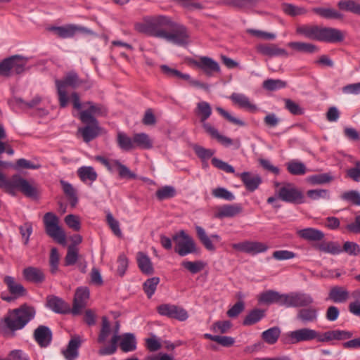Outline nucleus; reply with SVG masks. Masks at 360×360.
<instances>
[{
	"mask_svg": "<svg viewBox=\"0 0 360 360\" xmlns=\"http://www.w3.org/2000/svg\"><path fill=\"white\" fill-rule=\"evenodd\" d=\"M14 168V165L10 162L0 160V188L6 193L15 195L17 191H20L27 197H36L37 191L25 179L18 174H14L8 178L4 173V169Z\"/></svg>",
	"mask_w": 360,
	"mask_h": 360,
	"instance_id": "f257e3e1",
	"label": "nucleus"
},
{
	"mask_svg": "<svg viewBox=\"0 0 360 360\" xmlns=\"http://www.w3.org/2000/svg\"><path fill=\"white\" fill-rule=\"evenodd\" d=\"M35 314L34 308L27 304L9 310L2 320L6 329L5 334L13 336L15 331L24 328L34 318Z\"/></svg>",
	"mask_w": 360,
	"mask_h": 360,
	"instance_id": "f03ea898",
	"label": "nucleus"
},
{
	"mask_svg": "<svg viewBox=\"0 0 360 360\" xmlns=\"http://www.w3.org/2000/svg\"><path fill=\"white\" fill-rule=\"evenodd\" d=\"M296 33L311 40L329 43L340 42L344 39V34L338 29L321 27L309 24L297 25Z\"/></svg>",
	"mask_w": 360,
	"mask_h": 360,
	"instance_id": "7ed1b4c3",
	"label": "nucleus"
},
{
	"mask_svg": "<svg viewBox=\"0 0 360 360\" xmlns=\"http://www.w3.org/2000/svg\"><path fill=\"white\" fill-rule=\"evenodd\" d=\"M171 19L165 15L148 16L143 22L136 25V29L142 33L162 39L172 24Z\"/></svg>",
	"mask_w": 360,
	"mask_h": 360,
	"instance_id": "20e7f679",
	"label": "nucleus"
},
{
	"mask_svg": "<svg viewBox=\"0 0 360 360\" xmlns=\"http://www.w3.org/2000/svg\"><path fill=\"white\" fill-rule=\"evenodd\" d=\"M195 112L199 117L202 128L212 139H215L225 147H229L233 144V141L231 139L220 134L218 130L210 123L206 122V120L212 115V108L209 103L206 101H200L198 103Z\"/></svg>",
	"mask_w": 360,
	"mask_h": 360,
	"instance_id": "39448f33",
	"label": "nucleus"
},
{
	"mask_svg": "<svg viewBox=\"0 0 360 360\" xmlns=\"http://www.w3.org/2000/svg\"><path fill=\"white\" fill-rule=\"evenodd\" d=\"M118 328L115 330L111 338L109 345L102 347L98 350V354L101 356L112 355L117 351V342L120 340V348L124 352H132L136 349V339L132 333H125L122 336L118 335Z\"/></svg>",
	"mask_w": 360,
	"mask_h": 360,
	"instance_id": "423d86ee",
	"label": "nucleus"
},
{
	"mask_svg": "<svg viewBox=\"0 0 360 360\" xmlns=\"http://www.w3.org/2000/svg\"><path fill=\"white\" fill-rule=\"evenodd\" d=\"M79 84L78 75L74 72L68 73L63 80H56L59 104L61 108L66 107L70 100L66 88L68 86L76 88Z\"/></svg>",
	"mask_w": 360,
	"mask_h": 360,
	"instance_id": "0eeeda50",
	"label": "nucleus"
},
{
	"mask_svg": "<svg viewBox=\"0 0 360 360\" xmlns=\"http://www.w3.org/2000/svg\"><path fill=\"white\" fill-rule=\"evenodd\" d=\"M58 218L52 212H47L44 217V223L46 233L58 243L64 245L66 236L64 231L58 226Z\"/></svg>",
	"mask_w": 360,
	"mask_h": 360,
	"instance_id": "6e6552de",
	"label": "nucleus"
},
{
	"mask_svg": "<svg viewBox=\"0 0 360 360\" xmlns=\"http://www.w3.org/2000/svg\"><path fill=\"white\" fill-rule=\"evenodd\" d=\"M27 60L20 56H13L0 63V75L9 76L20 74L25 70Z\"/></svg>",
	"mask_w": 360,
	"mask_h": 360,
	"instance_id": "1a4fd4ad",
	"label": "nucleus"
},
{
	"mask_svg": "<svg viewBox=\"0 0 360 360\" xmlns=\"http://www.w3.org/2000/svg\"><path fill=\"white\" fill-rule=\"evenodd\" d=\"M277 198L283 202L292 204H301L303 202V194L295 185L290 183H283L276 191Z\"/></svg>",
	"mask_w": 360,
	"mask_h": 360,
	"instance_id": "9d476101",
	"label": "nucleus"
},
{
	"mask_svg": "<svg viewBox=\"0 0 360 360\" xmlns=\"http://www.w3.org/2000/svg\"><path fill=\"white\" fill-rule=\"evenodd\" d=\"M315 335V330L310 328H301L284 333L282 336V341L285 345H297L314 340Z\"/></svg>",
	"mask_w": 360,
	"mask_h": 360,
	"instance_id": "9b49d317",
	"label": "nucleus"
},
{
	"mask_svg": "<svg viewBox=\"0 0 360 360\" xmlns=\"http://www.w3.org/2000/svg\"><path fill=\"white\" fill-rule=\"evenodd\" d=\"M189 34L186 28L180 24L172 22L163 39L178 46H184L188 43Z\"/></svg>",
	"mask_w": 360,
	"mask_h": 360,
	"instance_id": "f8f14e48",
	"label": "nucleus"
},
{
	"mask_svg": "<svg viewBox=\"0 0 360 360\" xmlns=\"http://www.w3.org/2000/svg\"><path fill=\"white\" fill-rule=\"evenodd\" d=\"M173 240L176 244L175 252L181 257L195 253L197 251L193 239L184 231H181L178 234L174 235Z\"/></svg>",
	"mask_w": 360,
	"mask_h": 360,
	"instance_id": "ddd939ff",
	"label": "nucleus"
},
{
	"mask_svg": "<svg viewBox=\"0 0 360 360\" xmlns=\"http://www.w3.org/2000/svg\"><path fill=\"white\" fill-rule=\"evenodd\" d=\"M283 306L285 307H304L311 305L314 300L309 294L292 292L283 294Z\"/></svg>",
	"mask_w": 360,
	"mask_h": 360,
	"instance_id": "4468645a",
	"label": "nucleus"
},
{
	"mask_svg": "<svg viewBox=\"0 0 360 360\" xmlns=\"http://www.w3.org/2000/svg\"><path fill=\"white\" fill-rule=\"evenodd\" d=\"M158 312L170 319L184 321L188 318V312L181 307L171 304H162L157 307Z\"/></svg>",
	"mask_w": 360,
	"mask_h": 360,
	"instance_id": "2eb2a0df",
	"label": "nucleus"
},
{
	"mask_svg": "<svg viewBox=\"0 0 360 360\" xmlns=\"http://www.w3.org/2000/svg\"><path fill=\"white\" fill-rule=\"evenodd\" d=\"M83 107L86 108V110L79 112V119L83 123H96L97 120L94 115H103L104 109L101 105L94 104L91 102L83 103Z\"/></svg>",
	"mask_w": 360,
	"mask_h": 360,
	"instance_id": "dca6fc26",
	"label": "nucleus"
},
{
	"mask_svg": "<svg viewBox=\"0 0 360 360\" xmlns=\"http://www.w3.org/2000/svg\"><path fill=\"white\" fill-rule=\"evenodd\" d=\"M231 246L234 250L237 251L250 255H256L258 253L264 252L268 249V247L264 243L248 240L233 243Z\"/></svg>",
	"mask_w": 360,
	"mask_h": 360,
	"instance_id": "f3484780",
	"label": "nucleus"
},
{
	"mask_svg": "<svg viewBox=\"0 0 360 360\" xmlns=\"http://www.w3.org/2000/svg\"><path fill=\"white\" fill-rule=\"evenodd\" d=\"M315 333L314 340L321 342H329L333 340H347L352 336L351 332L340 330L326 331L323 333H321L315 330Z\"/></svg>",
	"mask_w": 360,
	"mask_h": 360,
	"instance_id": "a211bd4d",
	"label": "nucleus"
},
{
	"mask_svg": "<svg viewBox=\"0 0 360 360\" xmlns=\"http://www.w3.org/2000/svg\"><path fill=\"white\" fill-rule=\"evenodd\" d=\"M318 317V309L310 305L298 309L295 316L296 320L304 325L316 323Z\"/></svg>",
	"mask_w": 360,
	"mask_h": 360,
	"instance_id": "6ab92c4d",
	"label": "nucleus"
},
{
	"mask_svg": "<svg viewBox=\"0 0 360 360\" xmlns=\"http://www.w3.org/2000/svg\"><path fill=\"white\" fill-rule=\"evenodd\" d=\"M194 64L208 77L213 76L215 72H218L220 70L218 63L211 58L206 56L200 57L198 60L194 61Z\"/></svg>",
	"mask_w": 360,
	"mask_h": 360,
	"instance_id": "aec40b11",
	"label": "nucleus"
},
{
	"mask_svg": "<svg viewBox=\"0 0 360 360\" xmlns=\"http://www.w3.org/2000/svg\"><path fill=\"white\" fill-rule=\"evenodd\" d=\"M195 231L199 240L205 248L209 251H215L216 247L213 244L212 240H214L217 242H219L221 240V237L217 234H212L210 236H208L205 230L200 226H195Z\"/></svg>",
	"mask_w": 360,
	"mask_h": 360,
	"instance_id": "412c9836",
	"label": "nucleus"
},
{
	"mask_svg": "<svg viewBox=\"0 0 360 360\" xmlns=\"http://www.w3.org/2000/svg\"><path fill=\"white\" fill-rule=\"evenodd\" d=\"M243 211V207L240 204H226L217 207L214 216L218 219L225 217H233Z\"/></svg>",
	"mask_w": 360,
	"mask_h": 360,
	"instance_id": "4be33fe9",
	"label": "nucleus"
},
{
	"mask_svg": "<svg viewBox=\"0 0 360 360\" xmlns=\"http://www.w3.org/2000/svg\"><path fill=\"white\" fill-rule=\"evenodd\" d=\"M236 176L240 179L246 189L251 192L257 189L262 182V178L259 174H252L248 172L237 174Z\"/></svg>",
	"mask_w": 360,
	"mask_h": 360,
	"instance_id": "5701e85b",
	"label": "nucleus"
},
{
	"mask_svg": "<svg viewBox=\"0 0 360 360\" xmlns=\"http://www.w3.org/2000/svg\"><path fill=\"white\" fill-rule=\"evenodd\" d=\"M89 296V291L86 288H77L74 298L73 307L72 313L75 315L80 313L81 310L85 307L86 302Z\"/></svg>",
	"mask_w": 360,
	"mask_h": 360,
	"instance_id": "b1692460",
	"label": "nucleus"
},
{
	"mask_svg": "<svg viewBox=\"0 0 360 360\" xmlns=\"http://www.w3.org/2000/svg\"><path fill=\"white\" fill-rule=\"evenodd\" d=\"M82 342L80 337L78 335H74L71 338L66 349L63 352L66 360H75L78 357V349L82 345Z\"/></svg>",
	"mask_w": 360,
	"mask_h": 360,
	"instance_id": "393cba45",
	"label": "nucleus"
},
{
	"mask_svg": "<svg viewBox=\"0 0 360 360\" xmlns=\"http://www.w3.org/2000/svg\"><path fill=\"white\" fill-rule=\"evenodd\" d=\"M34 338L41 347H46L51 342L52 333L48 327L39 326L34 332Z\"/></svg>",
	"mask_w": 360,
	"mask_h": 360,
	"instance_id": "a878e982",
	"label": "nucleus"
},
{
	"mask_svg": "<svg viewBox=\"0 0 360 360\" xmlns=\"http://www.w3.org/2000/svg\"><path fill=\"white\" fill-rule=\"evenodd\" d=\"M257 49L262 55L269 57L281 56L286 58L288 56V52L284 49L279 48L276 44H259Z\"/></svg>",
	"mask_w": 360,
	"mask_h": 360,
	"instance_id": "bb28decb",
	"label": "nucleus"
},
{
	"mask_svg": "<svg viewBox=\"0 0 360 360\" xmlns=\"http://www.w3.org/2000/svg\"><path fill=\"white\" fill-rule=\"evenodd\" d=\"M283 294H281L278 292L269 290L262 292L259 297L258 300L261 303L264 304H277L280 306H283Z\"/></svg>",
	"mask_w": 360,
	"mask_h": 360,
	"instance_id": "cd10ccee",
	"label": "nucleus"
},
{
	"mask_svg": "<svg viewBox=\"0 0 360 360\" xmlns=\"http://www.w3.org/2000/svg\"><path fill=\"white\" fill-rule=\"evenodd\" d=\"M229 98L234 104L238 105L241 108L250 112L257 110V106L252 103L249 98L243 94L233 93Z\"/></svg>",
	"mask_w": 360,
	"mask_h": 360,
	"instance_id": "c85d7f7f",
	"label": "nucleus"
},
{
	"mask_svg": "<svg viewBox=\"0 0 360 360\" xmlns=\"http://www.w3.org/2000/svg\"><path fill=\"white\" fill-rule=\"evenodd\" d=\"M47 306L52 311L58 314H66L70 311L69 305L56 296L47 297Z\"/></svg>",
	"mask_w": 360,
	"mask_h": 360,
	"instance_id": "c756f323",
	"label": "nucleus"
},
{
	"mask_svg": "<svg viewBox=\"0 0 360 360\" xmlns=\"http://www.w3.org/2000/svg\"><path fill=\"white\" fill-rule=\"evenodd\" d=\"M22 276L26 281L35 283L43 282L45 278L43 271L34 266L25 268L22 271Z\"/></svg>",
	"mask_w": 360,
	"mask_h": 360,
	"instance_id": "7c9ffc66",
	"label": "nucleus"
},
{
	"mask_svg": "<svg viewBox=\"0 0 360 360\" xmlns=\"http://www.w3.org/2000/svg\"><path fill=\"white\" fill-rule=\"evenodd\" d=\"M4 282L7 285V288L12 295L15 298L24 295L26 292L25 288L19 283H17L14 278L10 276H6L4 278Z\"/></svg>",
	"mask_w": 360,
	"mask_h": 360,
	"instance_id": "2f4dec72",
	"label": "nucleus"
},
{
	"mask_svg": "<svg viewBox=\"0 0 360 360\" xmlns=\"http://www.w3.org/2000/svg\"><path fill=\"white\" fill-rule=\"evenodd\" d=\"M297 234L301 238L309 241H320L324 238V233L314 228H306L298 230Z\"/></svg>",
	"mask_w": 360,
	"mask_h": 360,
	"instance_id": "473e14b6",
	"label": "nucleus"
},
{
	"mask_svg": "<svg viewBox=\"0 0 360 360\" xmlns=\"http://www.w3.org/2000/svg\"><path fill=\"white\" fill-rule=\"evenodd\" d=\"M86 124L87 126L79 128L78 132L82 134L84 141L88 143L98 136L99 128L98 122Z\"/></svg>",
	"mask_w": 360,
	"mask_h": 360,
	"instance_id": "72a5a7b5",
	"label": "nucleus"
},
{
	"mask_svg": "<svg viewBox=\"0 0 360 360\" xmlns=\"http://www.w3.org/2000/svg\"><path fill=\"white\" fill-rule=\"evenodd\" d=\"M58 37L63 39L70 38L76 34V25L69 24L64 26H53L49 28Z\"/></svg>",
	"mask_w": 360,
	"mask_h": 360,
	"instance_id": "f704fd0d",
	"label": "nucleus"
},
{
	"mask_svg": "<svg viewBox=\"0 0 360 360\" xmlns=\"http://www.w3.org/2000/svg\"><path fill=\"white\" fill-rule=\"evenodd\" d=\"M349 292L343 287L334 286L329 292V298L336 303H342L349 298Z\"/></svg>",
	"mask_w": 360,
	"mask_h": 360,
	"instance_id": "c9c22d12",
	"label": "nucleus"
},
{
	"mask_svg": "<svg viewBox=\"0 0 360 360\" xmlns=\"http://www.w3.org/2000/svg\"><path fill=\"white\" fill-rule=\"evenodd\" d=\"M137 264L140 270L145 274H152L154 269L150 259L143 252H139L136 256Z\"/></svg>",
	"mask_w": 360,
	"mask_h": 360,
	"instance_id": "e433bc0d",
	"label": "nucleus"
},
{
	"mask_svg": "<svg viewBox=\"0 0 360 360\" xmlns=\"http://www.w3.org/2000/svg\"><path fill=\"white\" fill-rule=\"evenodd\" d=\"M134 148L150 149L153 147V140L145 133H137L134 136Z\"/></svg>",
	"mask_w": 360,
	"mask_h": 360,
	"instance_id": "4c0bfd02",
	"label": "nucleus"
},
{
	"mask_svg": "<svg viewBox=\"0 0 360 360\" xmlns=\"http://www.w3.org/2000/svg\"><path fill=\"white\" fill-rule=\"evenodd\" d=\"M63 193L66 195L69 200L71 206L74 207L77 203V197L76 195V191L74 187L68 182L61 180L60 181Z\"/></svg>",
	"mask_w": 360,
	"mask_h": 360,
	"instance_id": "58836bf2",
	"label": "nucleus"
},
{
	"mask_svg": "<svg viewBox=\"0 0 360 360\" xmlns=\"http://www.w3.org/2000/svg\"><path fill=\"white\" fill-rule=\"evenodd\" d=\"M288 46L292 49L302 53H314L319 51L316 46L305 42L293 41L288 44Z\"/></svg>",
	"mask_w": 360,
	"mask_h": 360,
	"instance_id": "ea45409f",
	"label": "nucleus"
},
{
	"mask_svg": "<svg viewBox=\"0 0 360 360\" xmlns=\"http://www.w3.org/2000/svg\"><path fill=\"white\" fill-rule=\"evenodd\" d=\"M313 12L327 19H340L342 18V15L340 13L330 8H313Z\"/></svg>",
	"mask_w": 360,
	"mask_h": 360,
	"instance_id": "a19ab883",
	"label": "nucleus"
},
{
	"mask_svg": "<svg viewBox=\"0 0 360 360\" xmlns=\"http://www.w3.org/2000/svg\"><path fill=\"white\" fill-rule=\"evenodd\" d=\"M77 174L84 182L94 181L97 179V174L92 167H82L78 169Z\"/></svg>",
	"mask_w": 360,
	"mask_h": 360,
	"instance_id": "79ce46f5",
	"label": "nucleus"
},
{
	"mask_svg": "<svg viewBox=\"0 0 360 360\" xmlns=\"http://www.w3.org/2000/svg\"><path fill=\"white\" fill-rule=\"evenodd\" d=\"M317 248L323 252L332 255H338L342 252L341 245L335 242L322 243Z\"/></svg>",
	"mask_w": 360,
	"mask_h": 360,
	"instance_id": "37998d69",
	"label": "nucleus"
},
{
	"mask_svg": "<svg viewBox=\"0 0 360 360\" xmlns=\"http://www.w3.org/2000/svg\"><path fill=\"white\" fill-rule=\"evenodd\" d=\"M281 330L278 327L271 328L262 333V338L266 343L273 345L279 338Z\"/></svg>",
	"mask_w": 360,
	"mask_h": 360,
	"instance_id": "c03bdc74",
	"label": "nucleus"
},
{
	"mask_svg": "<svg viewBox=\"0 0 360 360\" xmlns=\"http://www.w3.org/2000/svg\"><path fill=\"white\" fill-rule=\"evenodd\" d=\"M117 141L119 147L124 150L134 149V137L131 139L123 132H118Z\"/></svg>",
	"mask_w": 360,
	"mask_h": 360,
	"instance_id": "a18cd8bd",
	"label": "nucleus"
},
{
	"mask_svg": "<svg viewBox=\"0 0 360 360\" xmlns=\"http://www.w3.org/2000/svg\"><path fill=\"white\" fill-rule=\"evenodd\" d=\"M338 6L340 10L360 15V4L352 0H341L338 2Z\"/></svg>",
	"mask_w": 360,
	"mask_h": 360,
	"instance_id": "49530a36",
	"label": "nucleus"
},
{
	"mask_svg": "<svg viewBox=\"0 0 360 360\" xmlns=\"http://www.w3.org/2000/svg\"><path fill=\"white\" fill-rule=\"evenodd\" d=\"M181 265L192 274L200 272L205 268V263L200 260L194 262L184 260Z\"/></svg>",
	"mask_w": 360,
	"mask_h": 360,
	"instance_id": "de8ad7c7",
	"label": "nucleus"
},
{
	"mask_svg": "<svg viewBox=\"0 0 360 360\" xmlns=\"http://www.w3.org/2000/svg\"><path fill=\"white\" fill-rule=\"evenodd\" d=\"M264 316V311L261 309L251 311L245 318L243 325L251 326L259 321Z\"/></svg>",
	"mask_w": 360,
	"mask_h": 360,
	"instance_id": "09e8293b",
	"label": "nucleus"
},
{
	"mask_svg": "<svg viewBox=\"0 0 360 360\" xmlns=\"http://www.w3.org/2000/svg\"><path fill=\"white\" fill-rule=\"evenodd\" d=\"M111 333V328L110 323L108 319L105 316L102 319V326L101 329L100 330L98 337V342L101 344H103L105 342L107 338L109 337Z\"/></svg>",
	"mask_w": 360,
	"mask_h": 360,
	"instance_id": "8fccbe9b",
	"label": "nucleus"
},
{
	"mask_svg": "<svg viewBox=\"0 0 360 360\" xmlns=\"http://www.w3.org/2000/svg\"><path fill=\"white\" fill-rule=\"evenodd\" d=\"M212 195L219 199H223L228 201L235 200V195L225 188L218 187L212 191Z\"/></svg>",
	"mask_w": 360,
	"mask_h": 360,
	"instance_id": "3c124183",
	"label": "nucleus"
},
{
	"mask_svg": "<svg viewBox=\"0 0 360 360\" xmlns=\"http://www.w3.org/2000/svg\"><path fill=\"white\" fill-rule=\"evenodd\" d=\"M160 70L162 72V73H164L167 77H176L181 79H189L188 74L182 73L178 70L171 68L166 65H162L160 66Z\"/></svg>",
	"mask_w": 360,
	"mask_h": 360,
	"instance_id": "603ef678",
	"label": "nucleus"
},
{
	"mask_svg": "<svg viewBox=\"0 0 360 360\" xmlns=\"http://www.w3.org/2000/svg\"><path fill=\"white\" fill-rule=\"evenodd\" d=\"M159 282L160 278L158 277H153L147 279L143 283V290L149 298L155 293Z\"/></svg>",
	"mask_w": 360,
	"mask_h": 360,
	"instance_id": "864d4df0",
	"label": "nucleus"
},
{
	"mask_svg": "<svg viewBox=\"0 0 360 360\" xmlns=\"http://www.w3.org/2000/svg\"><path fill=\"white\" fill-rule=\"evenodd\" d=\"M41 101L38 96L34 98L30 102L27 103L19 98H14L9 103L11 105H15L21 108H31L37 106Z\"/></svg>",
	"mask_w": 360,
	"mask_h": 360,
	"instance_id": "5fc2aeb1",
	"label": "nucleus"
},
{
	"mask_svg": "<svg viewBox=\"0 0 360 360\" xmlns=\"http://www.w3.org/2000/svg\"><path fill=\"white\" fill-rule=\"evenodd\" d=\"M282 10L288 15L295 17L306 13L304 8L298 7L290 4H283Z\"/></svg>",
	"mask_w": 360,
	"mask_h": 360,
	"instance_id": "6e6d98bb",
	"label": "nucleus"
},
{
	"mask_svg": "<svg viewBox=\"0 0 360 360\" xmlns=\"http://www.w3.org/2000/svg\"><path fill=\"white\" fill-rule=\"evenodd\" d=\"M342 200L349 202L353 205L360 206V193L356 191H349L340 195Z\"/></svg>",
	"mask_w": 360,
	"mask_h": 360,
	"instance_id": "4d7b16f0",
	"label": "nucleus"
},
{
	"mask_svg": "<svg viewBox=\"0 0 360 360\" xmlns=\"http://www.w3.org/2000/svg\"><path fill=\"white\" fill-rule=\"evenodd\" d=\"M288 170L293 175H302L306 172V167L302 162L291 161L288 164Z\"/></svg>",
	"mask_w": 360,
	"mask_h": 360,
	"instance_id": "13d9d810",
	"label": "nucleus"
},
{
	"mask_svg": "<svg viewBox=\"0 0 360 360\" xmlns=\"http://www.w3.org/2000/svg\"><path fill=\"white\" fill-rule=\"evenodd\" d=\"M286 86V83L281 79H269L263 82V87L269 91H276Z\"/></svg>",
	"mask_w": 360,
	"mask_h": 360,
	"instance_id": "bf43d9fd",
	"label": "nucleus"
},
{
	"mask_svg": "<svg viewBox=\"0 0 360 360\" xmlns=\"http://www.w3.org/2000/svg\"><path fill=\"white\" fill-rule=\"evenodd\" d=\"M176 194L175 189L172 186H165L156 191L157 198L160 200H165L174 197Z\"/></svg>",
	"mask_w": 360,
	"mask_h": 360,
	"instance_id": "052dcab7",
	"label": "nucleus"
},
{
	"mask_svg": "<svg viewBox=\"0 0 360 360\" xmlns=\"http://www.w3.org/2000/svg\"><path fill=\"white\" fill-rule=\"evenodd\" d=\"M113 171L117 170L119 175L122 178L133 179L135 177V174H133L128 167L122 165L120 161L117 160L114 162Z\"/></svg>",
	"mask_w": 360,
	"mask_h": 360,
	"instance_id": "680f3d73",
	"label": "nucleus"
},
{
	"mask_svg": "<svg viewBox=\"0 0 360 360\" xmlns=\"http://www.w3.org/2000/svg\"><path fill=\"white\" fill-rule=\"evenodd\" d=\"M307 195L309 198L314 200H317L321 198L329 199L330 197L329 191L326 189L309 190L307 192Z\"/></svg>",
	"mask_w": 360,
	"mask_h": 360,
	"instance_id": "e2e57ef3",
	"label": "nucleus"
},
{
	"mask_svg": "<svg viewBox=\"0 0 360 360\" xmlns=\"http://www.w3.org/2000/svg\"><path fill=\"white\" fill-rule=\"evenodd\" d=\"M211 162L214 167L226 173L233 174L235 172V169L231 165L217 158H213Z\"/></svg>",
	"mask_w": 360,
	"mask_h": 360,
	"instance_id": "0e129e2a",
	"label": "nucleus"
},
{
	"mask_svg": "<svg viewBox=\"0 0 360 360\" xmlns=\"http://www.w3.org/2000/svg\"><path fill=\"white\" fill-rule=\"evenodd\" d=\"M59 254L57 248H53L50 254V271L51 274H56L58 269Z\"/></svg>",
	"mask_w": 360,
	"mask_h": 360,
	"instance_id": "69168bd1",
	"label": "nucleus"
},
{
	"mask_svg": "<svg viewBox=\"0 0 360 360\" xmlns=\"http://www.w3.org/2000/svg\"><path fill=\"white\" fill-rule=\"evenodd\" d=\"M308 180L312 184H323L330 182L332 176L326 173L319 174L309 176Z\"/></svg>",
	"mask_w": 360,
	"mask_h": 360,
	"instance_id": "338daca9",
	"label": "nucleus"
},
{
	"mask_svg": "<svg viewBox=\"0 0 360 360\" xmlns=\"http://www.w3.org/2000/svg\"><path fill=\"white\" fill-rule=\"evenodd\" d=\"M106 221L115 235L117 236H120L122 235L119 221L113 217L110 212H108L106 214Z\"/></svg>",
	"mask_w": 360,
	"mask_h": 360,
	"instance_id": "774afa93",
	"label": "nucleus"
}]
</instances>
